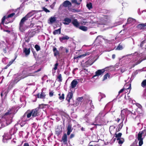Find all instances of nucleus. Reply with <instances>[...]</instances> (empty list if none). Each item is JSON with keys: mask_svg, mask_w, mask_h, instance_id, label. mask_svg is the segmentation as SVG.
<instances>
[{"mask_svg": "<svg viewBox=\"0 0 146 146\" xmlns=\"http://www.w3.org/2000/svg\"><path fill=\"white\" fill-rule=\"evenodd\" d=\"M57 79H58V81L59 82H61L62 81V75L61 74H58Z\"/></svg>", "mask_w": 146, "mask_h": 146, "instance_id": "27", "label": "nucleus"}, {"mask_svg": "<svg viewBox=\"0 0 146 146\" xmlns=\"http://www.w3.org/2000/svg\"><path fill=\"white\" fill-rule=\"evenodd\" d=\"M123 49V47L121 45H120V44H119L117 48L116 49V50H121Z\"/></svg>", "mask_w": 146, "mask_h": 146, "instance_id": "37", "label": "nucleus"}, {"mask_svg": "<svg viewBox=\"0 0 146 146\" xmlns=\"http://www.w3.org/2000/svg\"><path fill=\"white\" fill-rule=\"evenodd\" d=\"M12 109H9L4 114V116H5L11 114L12 113Z\"/></svg>", "mask_w": 146, "mask_h": 146, "instance_id": "25", "label": "nucleus"}, {"mask_svg": "<svg viewBox=\"0 0 146 146\" xmlns=\"http://www.w3.org/2000/svg\"><path fill=\"white\" fill-rule=\"evenodd\" d=\"M54 92L53 91H50L49 93V96L50 97H52L54 95Z\"/></svg>", "mask_w": 146, "mask_h": 146, "instance_id": "44", "label": "nucleus"}, {"mask_svg": "<svg viewBox=\"0 0 146 146\" xmlns=\"http://www.w3.org/2000/svg\"><path fill=\"white\" fill-rule=\"evenodd\" d=\"M32 15V12H31L24 17L21 19L19 23V29L21 31L23 32L25 31V28L24 26L25 22Z\"/></svg>", "mask_w": 146, "mask_h": 146, "instance_id": "1", "label": "nucleus"}, {"mask_svg": "<svg viewBox=\"0 0 146 146\" xmlns=\"http://www.w3.org/2000/svg\"><path fill=\"white\" fill-rule=\"evenodd\" d=\"M104 19L109 20L110 19V16L109 15H106L104 16Z\"/></svg>", "mask_w": 146, "mask_h": 146, "instance_id": "42", "label": "nucleus"}, {"mask_svg": "<svg viewBox=\"0 0 146 146\" xmlns=\"http://www.w3.org/2000/svg\"><path fill=\"white\" fill-rule=\"evenodd\" d=\"M73 96V94L72 91L71 90V92H69L68 93V94L66 98V100L68 102H70V100L72 98Z\"/></svg>", "mask_w": 146, "mask_h": 146, "instance_id": "8", "label": "nucleus"}, {"mask_svg": "<svg viewBox=\"0 0 146 146\" xmlns=\"http://www.w3.org/2000/svg\"><path fill=\"white\" fill-rule=\"evenodd\" d=\"M15 15V13H12L9 15L7 17H6V18H9L13 17Z\"/></svg>", "mask_w": 146, "mask_h": 146, "instance_id": "38", "label": "nucleus"}, {"mask_svg": "<svg viewBox=\"0 0 146 146\" xmlns=\"http://www.w3.org/2000/svg\"><path fill=\"white\" fill-rule=\"evenodd\" d=\"M120 120V119L119 118H117V119L115 120L118 123L119 122V121Z\"/></svg>", "mask_w": 146, "mask_h": 146, "instance_id": "61", "label": "nucleus"}, {"mask_svg": "<svg viewBox=\"0 0 146 146\" xmlns=\"http://www.w3.org/2000/svg\"><path fill=\"white\" fill-rule=\"evenodd\" d=\"M58 65V64L57 62L54 65V67L53 68V69H54L55 70H56L57 69V67Z\"/></svg>", "mask_w": 146, "mask_h": 146, "instance_id": "41", "label": "nucleus"}, {"mask_svg": "<svg viewBox=\"0 0 146 146\" xmlns=\"http://www.w3.org/2000/svg\"><path fill=\"white\" fill-rule=\"evenodd\" d=\"M136 106L139 108H142V106L141 104H137Z\"/></svg>", "mask_w": 146, "mask_h": 146, "instance_id": "53", "label": "nucleus"}, {"mask_svg": "<svg viewBox=\"0 0 146 146\" xmlns=\"http://www.w3.org/2000/svg\"><path fill=\"white\" fill-rule=\"evenodd\" d=\"M44 106V104H41L39 106V108H43Z\"/></svg>", "mask_w": 146, "mask_h": 146, "instance_id": "51", "label": "nucleus"}, {"mask_svg": "<svg viewBox=\"0 0 146 146\" xmlns=\"http://www.w3.org/2000/svg\"><path fill=\"white\" fill-rule=\"evenodd\" d=\"M56 18L51 17L50 18L48 19V21L50 22V23L52 24L56 21Z\"/></svg>", "mask_w": 146, "mask_h": 146, "instance_id": "18", "label": "nucleus"}, {"mask_svg": "<svg viewBox=\"0 0 146 146\" xmlns=\"http://www.w3.org/2000/svg\"><path fill=\"white\" fill-rule=\"evenodd\" d=\"M109 76L110 77V75L108 73H106L105 75H104V78L103 79V80H105L106 79H107V77H109Z\"/></svg>", "mask_w": 146, "mask_h": 146, "instance_id": "36", "label": "nucleus"}, {"mask_svg": "<svg viewBox=\"0 0 146 146\" xmlns=\"http://www.w3.org/2000/svg\"><path fill=\"white\" fill-rule=\"evenodd\" d=\"M117 140L118 141V143L119 144H122L124 141V139L121 138H119V139Z\"/></svg>", "mask_w": 146, "mask_h": 146, "instance_id": "30", "label": "nucleus"}, {"mask_svg": "<svg viewBox=\"0 0 146 146\" xmlns=\"http://www.w3.org/2000/svg\"><path fill=\"white\" fill-rule=\"evenodd\" d=\"M72 11H73V12H78V11L76 9H73V10H72Z\"/></svg>", "mask_w": 146, "mask_h": 146, "instance_id": "56", "label": "nucleus"}, {"mask_svg": "<svg viewBox=\"0 0 146 146\" xmlns=\"http://www.w3.org/2000/svg\"><path fill=\"white\" fill-rule=\"evenodd\" d=\"M105 71V70L104 69L98 70H97L95 72V74L93 76V77H95L96 76H100L102 75Z\"/></svg>", "mask_w": 146, "mask_h": 146, "instance_id": "6", "label": "nucleus"}, {"mask_svg": "<svg viewBox=\"0 0 146 146\" xmlns=\"http://www.w3.org/2000/svg\"><path fill=\"white\" fill-rule=\"evenodd\" d=\"M115 55L114 54H113L112 55V58L113 59H114L115 58Z\"/></svg>", "mask_w": 146, "mask_h": 146, "instance_id": "64", "label": "nucleus"}, {"mask_svg": "<svg viewBox=\"0 0 146 146\" xmlns=\"http://www.w3.org/2000/svg\"><path fill=\"white\" fill-rule=\"evenodd\" d=\"M43 10L45 11L46 13H49L50 12V11L48 9H46V8L45 7H43Z\"/></svg>", "mask_w": 146, "mask_h": 146, "instance_id": "46", "label": "nucleus"}, {"mask_svg": "<svg viewBox=\"0 0 146 146\" xmlns=\"http://www.w3.org/2000/svg\"><path fill=\"white\" fill-rule=\"evenodd\" d=\"M107 21L104 19H103L101 20L99 24L100 25H106L107 24Z\"/></svg>", "mask_w": 146, "mask_h": 146, "instance_id": "24", "label": "nucleus"}, {"mask_svg": "<svg viewBox=\"0 0 146 146\" xmlns=\"http://www.w3.org/2000/svg\"><path fill=\"white\" fill-rule=\"evenodd\" d=\"M33 125L32 128V131H35V133H36V123H34L33 124Z\"/></svg>", "mask_w": 146, "mask_h": 146, "instance_id": "26", "label": "nucleus"}, {"mask_svg": "<svg viewBox=\"0 0 146 146\" xmlns=\"http://www.w3.org/2000/svg\"><path fill=\"white\" fill-rule=\"evenodd\" d=\"M122 122L121 123L119 124V125H118V127L119 128H121V129L122 128L123 125V121L124 120V118H122Z\"/></svg>", "mask_w": 146, "mask_h": 146, "instance_id": "35", "label": "nucleus"}, {"mask_svg": "<svg viewBox=\"0 0 146 146\" xmlns=\"http://www.w3.org/2000/svg\"><path fill=\"white\" fill-rule=\"evenodd\" d=\"M115 137L117 138V140H118L119 139V138H121L122 134L121 133H119L117 134H116V133L115 134Z\"/></svg>", "mask_w": 146, "mask_h": 146, "instance_id": "23", "label": "nucleus"}, {"mask_svg": "<svg viewBox=\"0 0 146 146\" xmlns=\"http://www.w3.org/2000/svg\"><path fill=\"white\" fill-rule=\"evenodd\" d=\"M130 146H138L137 145V142L136 141L134 142Z\"/></svg>", "mask_w": 146, "mask_h": 146, "instance_id": "50", "label": "nucleus"}, {"mask_svg": "<svg viewBox=\"0 0 146 146\" xmlns=\"http://www.w3.org/2000/svg\"><path fill=\"white\" fill-rule=\"evenodd\" d=\"M71 22V19L66 17L64 19L63 23L65 25H68Z\"/></svg>", "mask_w": 146, "mask_h": 146, "instance_id": "11", "label": "nucleus"}, {"mask_svg": "<svg viewBox=\"0 0 146 146\" xmlns=\"http://www.w3.org/2000/svg\"><path fill=\"white\" fill-rule=\"evenodd\" d=\"M78 84V82L76 79L73 80L71 84V86L70 87V89H71V88H74Z\"/></svg>", "mask_w": 146, "mask_h": 146, "instance_id": "7", "label": "nucleus"}, {"mask_svg": "<svg viewBox=\"0 0 146 146\" xmlns=\"http://www.w3.org/2000/svg\"><path fill=\"white\" fill-rule=\"evenodd\" d=\"M141 86L143 88L146 86V80H144L143 81L141 84Z\"/></svg>", "mask_w": 146, "mask_h": 146, "instance_id": "33", "label": "nucleus"}, {"mask_svg": "<svg viewBox=\"0 0 146 146\" xmlns=\"http://www.w3.org/2000/svg\"><path fill=\"white\" fill-rule=\"evenodd\" d=\"M59 98L60 100H64V94H62L61 96L59 97Z\"/></svg>", "mask_w": 146, "mask_h": 146, "instance_id": "40", "label": "nucleus"}, {"mask_svg": "<svg viewBox=\"0 0 146 146\" xmlns=\"http://www.w3.org/2000/svg\"><path fill=\"white\" fill-rule=\"evenodd\" d=\"M36 33L35 31H33L31 32V34L33 35H35L36 34Z\"/></svg>", "mask_w": 146, "mask_h": 146, "instance_id": "59", "label": "nucleus"}, {"mask_svg": "<svg viewBox=\"0 0 146 146\" xmlns=\"http://www.w3.org/2000/svg\"><path fill=\"white\" fill-rule=\"evenodd\" d=\"M72 23L73 25L76 28L79 27V23L77 19H74L72 21Z\"/></svg>", "mask_w": 146, "mask_h": 146, "instance_id": "13", "label": "nucleus"}, {"mask_svg": "<svg viewBox=\"0 0 146 146\" xmlns=\"http://www.w3.org/2000/svg\"><path fill=\"white\" fill-rule=\"evenodd\" d=\"M91 53L89 52H86L84 54H81L80 55L78 56H75L74 57V60H76V62H78V59L79 58H83L85 56H88Z\"/></svg>", "mask_w": 146, "mask_h": 146, "instance_id": "5", "label": "nucleus"}, {"mask_svg": "<svg viewBox=\"0 0 146 146\" xmlns=\"http://www.w3.org/2000/svg\"><path fill=\"white\" fill-rule=\"evenodd\" d=\"M70 37L67 35H65L63 37H60L59 40L61 42H62V41L64 40H68L69 39Z\"/></svg>", "mask_w": 146, "mask_h": 146, "instance_id": "20", "label": "nucleus"}, {"mask_svg": "<svg viewBox=\"0 0 146 146\" xmlns=\"http://www.w3.org/2000/svg\"><path fill=\"white\" fill-rule=\"evenodd\" d=\"M140 63V62H137L135 63V64L134 65H133V66H135L137 65L138 64H139Z\"/></svg>", "mask_w": 146, "mask_h": 146, "instance_id": "58", "label": "nucleus"}, {"mask_svg": "<svg viewBox=\"0 0 146 146\" xmlns=\"http://www.w3.org/2000/svg\"><path fill=\"white\" fill-rule=\"evenodd\" d=\"M62 132L61 131H56V134L58 136Z\"/></svg>", "mask_w": 146, "mask_h": 146, "instance_id": "48", "label": "nucleus"}, {"mask_svg": "<svg viewBox=\"0 0 146 146\" xmlns=\"http://www.w3.org/2000/svg\"><path fill=\"white\" fill-rule=\"evenodd\" d=\"M83 99V97H78L77 99V100L78 101L80 102H81Z\"/></svg>", "mask_w": 146, "mask_h": 146, "instance_id": "47", "label": "nucleus"}, {"mask_svg": "<svg viewBox=\"0 0 146 146\" xmlns=\"http://www.w3.org/2000/svg\"><path fill=\"white\" fill-rule=\"evenodd\" d=\"M131 89V85H130L129 87L127 88V89H126L124 88V87L122 89H121L118 92L119 94L120 93L122 92L125 90H126L127 91V90L129 89Z\"/></svg>", "mask_w": 146, "mask_h": 146, "instance_id": "28", "label": "nucleus"}, {"mask_svg": "<svg viewBox=\"0 0 146 146\" xmlns=\"http://www.w3.org/2000/svg\"><path fill=\"white\" fill-rule=\"evenodd\" d=\"M94 63L92 61H91V60L89 59L85 63L84 65L82 66V67H87L89 66L92 65Z\"/></svg>", "mask_w": 146, "mask_h": 146, "instance_id": "9", "label": "nucleus"}, {"mask_svg": "<svg viewBox=\"0 0 146 146\" xmlns=\"http://www.w3.org/2000/svg\"><path fill=\"white\" fill-rule=\"evenodd\" d=\"M121 129L119 128L118 127V129H116V132H117L118 131H119Z\"/></svg>", "mask_w": 146, "mask_h": 146, "instance_id": "60", "label": "nucleus"}, {"mask_svg": "<svg viewBox=\"0 0 146 146\" xmlns=\"http://www.w3.org/2000/svg\"><path fill=\"white\" fill-rule=\"evenodd\" d=\"M45 96L46 95L44 93L42 92H41L40 96H39V93L37 94V98H40L41 99H44L45 98Z\"/></svg>", "mask_w": 146, "mask_h": 146, "instance_id": "17", "label": "nucleus"}, {"mask_svg": "<svg viewBox=\"0 0 146 146\" xmlns=\"http://www.w3.org/2000/svg\"><path fill=\"white\" fill-rule=\"evenodd\" d=\"M138 73V72L137 70H136V71H135V72H133L132 75L133 76H135Z\"/></svg>", "mask_w": 146, "mask_h": 146, "instance_id": "49", "label": "nucleus"}, {"mask_svg": "<svg viewBox=\"0 0 146 146\" xmlns=\"http://www.w3.org/2000/svg\"><path fill=\"white\" fill-rule=\"evenodd\" d=\"M84 31H87L88 30L87 27L86 26H80L78 28Z\"/></svg>", "mask_w": 146, "mask_h": 146, "instance_id": "22", "label": "nucleus"}, {"mask_svg": "<svg viewBox=\"0 0 146 146\" xmlns=\"http://www.w3.org/2000/svg\"><path fill=\"white\" fill-rule=\"evenodd\" d=\"M9 66L8 64H7L5 67L4 68V69H7Z\"/></svg>", "mask_w": 146, "mask_h": 146, "instance_id": "63", "label": "nucleus"}, {"mask_svg": "<svg viewBox=\"0 0 146 146\" xmlns=\"http://www.w3.org/2000/svg\"><path fill=\"white\" fill-rule=\"evenodd\" d=\"M135 19L132 18H129L127 19V23L128 24L131 23L132 22L135 21Z\"/></svg>", "mask_w": 146, "mask_h": 146, "instance_id": "29", "label": "nucleus"}, {"mask_svg": "<svg viewBox=\"0 0 146 146\" xmlns=\"http://www.w3.org/2000/svg\"><path fill=\"white\" fill-rule=\"evenodd\" d=\"M67 130V135H68L70 134V133L72 131V125L70 124H68V125Z\"/></svg>", "mask_w": 146, "mask_h": 146, "instance_id": "15", "label": "nucleus"}, {"mask_svg": "<svg viewBox=\"0 0 146 146\" xmlns=\"http://www.w3.org/2000/svg\"><path fill=\"white\" fill-rule=\"evenodd\" d=\"M61 33V28H60L59 29L54 30L53 32V33L54 35H55L57 34H60Z\"/></svg>", "mask_w": 146, "mask_h": 146, "instance_id": "21", "label": "nucleus"}, {"mask_svg": "<svg viewBox=\"0 0 146 146\" xmlns=\"http://www.w3.org/2000/svg\"><path fill=\"white\" fill-rule=\"evenodd\" d=\"M23 146H29V145L28 143H25L24 144Z\"/></svg>", "mask_w": 146, "mask_h": 146, "instance_id": "57", "label": "nucleus"}, {"mask_svg": "<svg viewBox=\"0 0 146 146\" xmlns=\"http://www.w3.org/2000/svg\"><path fill=\"white\" fill-rule=\"evenodd\" d=\"M15 60H12L11 61H10L9 63V64H8L9 66H10V65H11L13 63V62Z\"/></svg>", "mask_w": 146, "mask_h": 146, "instance_id": "52", "label": "nucleus"}, {"mask_svg": "<svg viewBox=\"0 0 146 146\" xmlns=\"http://www.w3.org/2000/svg\"><path fill=\"white\" fill-rule=\"evenodd\" d=\"M65 52H66V53H68L69 51L66 48H65Z\"/></svg>", "mask_w": 146, "mask_h": 146, "instance_id": "62", "label": "nucleus"}, {"mask_svg": "<svg viewBox=\"0 0 146 146\" xmlns=\"http://www.w3.org/2000/svg\"><path fill=\"white\" fill-rule=\"evenodd\" d=\"M145 131V130L141 131H140L138 134L137 140L139 141V146H141L143 144V138L142 137V135Z\"/></svg>", "mask_w": 146, "mask_h": 146, "instance_id": "4", "label": "nucleus"}, {"mask_svg": "<svg viewBox=\"0 0 146 146\" xmlns=\"http://www.w3.org/2000/svg\"><path fill=\"white\" fill-rule=\"evenodd\" d=\"M67 135V134L64 133L62 138V140L64 144H66L67 143L68 140Z\"/></svg>", "mask_w": 146, "mask_h": 146, "instance_id": "10", "label": "nucleus"}, {"mask_svg": "<svg viewBox=\"0 0 146 146\" xmlns=\"http://www.w3.org/2000/svg\"><path fill=\"white\" fill-rule=\"evenodd\" d=\"M28 111L24 114L25 115L27 114V118H29L31 115L33 117L36 116V108L32 110L29 113H28Z\"/></svg>", "mask_w": 146, "mask_h": 146, "instance_id": "3", "label": "nucleus"}, {"mask_svg": "<svg viewBox=\"0 0 146 146\" xmlns=\"http://www.w3.org/2000/svg\"><path fill=\"white\" fill-rule=\"evenodd\" d=\"M16 77L13 80V84H15L20 80L27 77L28 76L25 73H23V71L22 73H18L15 75Z\"/></svg>", "mask_w": 146, "mask_h": 146, "instance_id": "2", "label": "nucleus"}, {"mask_svg": "<svg viewBox=\"0 0 146 146\" xmlns=\"http://www.w3.org/2000/svg\"><path fill=\"white\" fill-rule=\"evenodd\" d=\"M146 26V23H142L138 24L137 27L140 30L143 29L144 30L145 26Z\"/></svg>", "mask_w": 146, "mask_h": 146, "instance_id": "14", "label": "nucleus"}, {"mask_svg": "<svg viewBox=\"0 0 146 146\" xmlns=\"http://www.w3.org/2000/svg\"><path fill=\"white\" fill-rule=\"evenodd\" d=\"M40 50V46L37 45V51Z\"/></svg>", "mask_w": 146, "mask_h": 146, "instance_id": "55", "label": "nucleus"}, {"mask_svg": "<svg viewBox=\"0 0 146 146\" xmlns=\"http://www.w3.org/2000/svg\"><path fill=\"white\" fill-rule=\"evenodd\" d=\"M74 134H71L70 135V139H72V138H73V137H74Z\"/></svg>", "mask_w": 146, "mask_h": 146, "instance_id": "54", "label": "nucleus"}, {"mask_svg": "<svg viewBox=\"0 0 146 146\" xmlns=\"http://www.w3.org/2000/svg\"><path fill=\"white\" fill-rule=\"evenodd\" d=\"M71 2L72 3H76L77 5H78L80 4V3H78L77 2V1L76 0H72Z\"/></svg>", "mask_w": 146, "mask_h": 146, "instance_id": "45", "label": "nucleus"}, {"mask_svg": "<svg viewBox=\"0 0 146 146\" xmlns=\"http://www.w3.org/2000/svg\"><path fill=\"white\" fill-rule=\"evenodd\" d=\"M63 6L65 7H70L72 6L71 3L68 1H64L62 4Z\"/></svg>", "mask_w": 146, "mask_h": 146, "instance_id": "12", "label": "nucleus"}, {"mask_svg": "<svg viewBox=\"0 0 146 146\" xmlns=\"http://www.w3.org/2000/svg\"><path fill=\"white\" fill-rule=\"evenodd\" d=\"M31 50L33 53L35 58H36V52L34 51V49L33 48H31Z\"/></svg>", "mask_w": 146, "mask_h": 146, "instance_id": "39", "label": "nucleus"}, {"mask_svg": "<svg viewBox=\"0 0 146 146\" xmlns=\"http://www.w3.org/2000/svg\"><path fill=\"white\" fill-rule=\"evenodd\" d=\"M115 128L116 127L114 126H111L110 127V131L111 133V134L112 133H113V129H115Z\"/></svg>", "mask_w": 146, "mask_h": 146, "instance_id": "31", "label": "nucleus"}, {"mask_svg": "<svg viewBox=\"0 0 146 146\" xmlns=\"http://www.w3.org/2000/svg\"><path fill=\"white\" fill-rule=\"evenodd\" d=\"M146 40H144L142 41L140 44V47L141 48H142L143 46V44H144L145 43Z\"/></svg>", "mask_w": 146, "mask_h": 146, "instance_id": "43", "label": "nucleus"}, {"mask_svg": "<svg viewBox=\"0 0 146 146\" xmlns=\"http://www.w3.org/2000/svg\"><path fill=\"white\" fill-rule=\"evenodd\" d=\"M23 52L25 53L26 55H29L30 52V49H28L27 48H25L23 50Z\"/></svg>", "mask_w": 146, "mask_h": 146, "instance_id": "19", "label": "nucleus"}, {"mask_svg": "<svg viewBox=\"0 0 146 146\" xmlns=\"http://www.w3.org/2000/svg\"><path fill=\"white\" fill-rule=\"evenodd\" d=\"M53 51L54 52V55L56 57L57 55H59V52L57 50V48L53 46Z\"/></svg>", "mask_w": 146, "mask_h": 146, "instance_id": "16", "label": "nucleus"}, {"mask_svg": "<svg viewBox=\"0 0 146 146\" xmlns=\"http://www.w3.org/2000/svg\"><path fill=\"white\" fill-rule=\"evenodd\" d=\"M7 19V18H6V17L5 16H3L2 19L1 24L3 25L5 19Z\"/></svg>", "mask_w": 146, "mask_h": 146, "instance_id": "34", "label": "nucleus"}, {"mask_svg": "<svg viewBox=\"0 0 146 146\" xmlns=\"http://www.w3.org/2000/svg\"><path fill=\"white\" fill-rule=\"evenodd\" d=\"M86 6L89 9L92 8V4L91 3H89L87 4Z\"/></svg>", "mask_w": 146, "mask_h": 146, "instance_id": "32", "label": "nucleus"}]
</instances>
